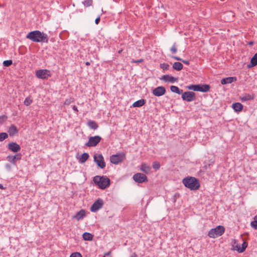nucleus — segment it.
Returning a JSON list of instances; mask_svg holds the SVG:
<instances>
[{
  "label": "nucleus",
  "mask_w": 257,
  "mask_h": 257,
  "mask_svg": "<svg viewBox=\"0 0 257 257\" xmlns=\"http://www.w3.org/2000/svg\"><path fill=\"white\" fill-rule=\"evenodd\" d=\"M172 53H175L177 52V49H171Z\"/></svg>",
  "instance_id": "nucleus-48"
},
{
  "label": "nucleus",
  "mask_w": 257,
  "mask_h": 257,
  "mask_svg": "<svg viewBox=\"0 0 257 257\" xmlns=\"http://www.w3.org/2000/svg\"><path fill=\"white\" fill-rule=\"evenodd\" d=\"M140 169L146 174H148L150 171L151 167L146 163H142L140 166Z\"/></svg>",
  "instance_id": "nucleus-19"
},
{
  "label": "nucleus",
  "mask_w": 257,
  "mask_h": 257,
  "mask_svg": "<svg viewBox=\"0 0 257 257\" xmlns=\"http://www.w3.org/2000/svg\"><path fill=\"white\" fill-rule=\"evenodd\" d=\"M143 62H144V59H139L138 60H133L132 61V63H142Z\"/></svg>",
  "instance_id": "nucleus-42"
},
{
  "label": "nucleus",
  "mask_w": 257,
  "mask_h": 257,
  "mask_svg": "<svg viewBox=\"0 0 257 257\" xmlns=\"http://www.w3.org/2000/svg\"><path fill=\"white\" fill-rule=\"evenodd\" d=\"M125 154L123 152L113 155L110 157V161L113 164H118L125 159Z\"/></svg>",
  "instance_id": "nucleus-6"
},
{
  "label": "nucleus",
  "mask_w": 257,
  "mask_h": 257,
  "mask_svg": "<svg viewBox=\"0 0 257 257\" xmlns=\"http://www.w3.org/2000/svg\"><path fill=\"white\" fill-rule=\"evenodd\" d=\"M73 109L76 112H78V111L77 107L75 105H74L73 106Z\"/></svg>",
  "instance_id": "nucleus-45"
},
{
  "label": "nucleus",
  "mask_w": 257,
  "mask_h": 257,
  "mask_svg": "<svg viewBox=\"0 0 257 257\" xmlns=\"http://www.w3.org/2000/svg\"><path fill=\"white\" fill-rule=\"evenodd\" d=\"M0 189H5V188L4 187L3 185L1 184H0Z\"/></svg>",
  "instance_id": "nucleus-49"
},
{
  "label": "nucleus",
  "mask_w": 257,
  "mask_h": 257,
  "mask_svg": "<svg viewBox=\"0 0 257 257\" xmlns=\"http://www.w3.org/2000/svg\"><path fill=\"white\" fill-rule=\"evenodd\" d=\"M89 154L87 153H83L79 159V162L83 164L89 158Z\"/></svg>",
  "instance_id": "nucleus-23"
},
{
  "label": "nucleus",
  "mask_w": 257,
  "mask_h": 257,
  "mask_svg": "<svg viewBox=\"0 0 257 257\" xmlns=\"http://www.w3.org/2000/svg\"><path fill=\"white\" fill-rule=\"evenodd\" d=\"M83 4L86 7H90L92 4V0H84Z\"/></svg>",
  "instance_id": "nucleus-34"
},
{
  "label": "nucleus",
  "mask_w": 257,
  "mask_h": 257,
  "mask_svg": "<svg viewBox=\"0 0 257 257\" xmlns=\"http://www.w3.org/2000/svg\"><path fill=\"white\" fill-rule=\"evenodd\" d=\"M8 117L6 115H3L0 116V124H3L7 119Z\"/></svg>",
  "instance_id": "nucleus-37"
},
{
  "label": "nucleus",
  "mask_w": 257,
  "mask_h": 257,
  "mask_svg": "<svg viewBox=\"0 0 257 257\" xmlns=\"http://www.w3.org/2000/svg\"><path fill=\"white\" fill-rule=\"evenodd\" d=\"M33 102V100L31 96L27 97L24 100V103L26 106L30 105Z\"/></svg>",
  "instance_id": "nucleus-33"
},
{
  "label": "nucleus",
  "mask_w": 257,
  "mask_h": 257,
  "mask_svg": "<svg viewBox=\"0 0 257 257\" xmlns=\"http://www.w3.org/2000/svg\"><path fill=\"white\" fill-rule=\"evenodd\" d=\"M100 17H98L96 19H95V22L96 23V24H98L99 23V22H100Z\"/></svg>",
  "instance_id": "nucleus-44"
},
{
  "label": "nucleus",
  "mask_w": 257,
  "mask_h": 257,
  "mask_svg": "<svg viewBox=\"0 0 257 257\" xmlns=\"http://www.w3.org/2000/svg\"><path fill=\"white\" fill-rule=\"evenodd\" d=\"M171 91L175 92L178 94H181L183 92V90L179 89V88L176 86H171L170 87Z\"/></svg>",
  "instance_id": "nucleus-30"
},
{
  "label": "nucleus",
  "mask_w": 257,
  "mask_h": 257,
  "mask_svg": "<svg viewBox=\"0 0 257 257\" xmlns=\"http://www.w3.org/2000/svg\"><path fill=\"white\" fill-rule=\"evenodd\" d=\"M133 179L136 182L142 183L148 182V178L146 175L142 173H136L133 176Z\"/></svg>",
  "instance_id": "nucleus-10"
},
{
  "label": "nucleus",
  "mask_w": 257,
  "mask_h": 257,
  "mask_svg": "<svg viewBox=\"0 0 257 257\" xmlns=\"http://www.w3.org/2000/svg\"><path fill=\"white\" fill-rule=\"evenodd\" d=\"M257 65V54H255L251 59L250 63L248 66V67H253Z\"/></svg>",
  "instance_id": "nucleus-24"
},
{
  "label": "nucleus",
  "mask_w": 257,
  "mask_h": 257,
  "mask_svg": "<svg viewBox=\"0 0 257 257\" xmlns=\"http://www.w3.org/2000/svg\"><path fill=\"white\" fill-rule=\"evenodd\" d=\"M8 148L9 150L14 153L18 152L21 150L20 145L15 142L10 143L8 145Z\"/></svg>",
  "instance_id": "nucleus-14"
},
{
  "label": "nucleus",
  "mask_w": 257,
  "mask_h": 257,
  "mask_svg": "<svg viewBox=\"0 0 257 257\" xmlns=\"http://www.w3.org/2000/svg\"><path fill=\"white\" fill-rule=\"evenodd\" d=\"M176 60H179V61H182V59H181L179 57H176V56H174L173 57Z\"/></svg>",
  "instance_id": "nucleus-46"
},
{
  "label": "nucleus",
  "mask_w": 257,
  "mask_h": 257,
  "mask_svg": "<svg viewBox=\"0 0 257 257\" xmlns=\"http://www.w3.org/2000/svg\"><path fill=\"white\" fill-rule=\"evenodd\" d=\"M236 78L235 77H228L225 78H223L221 80V83L222 85L230 84L232 82L235 81Z\"/></svg>",
  "instance_id": "nucleus-18"
},
{
  "label": "nucleus",
  "mask_w": 257,
  "mask_h": 257,
  "mask_svg": "<svg viewBox=\"0 0 257 257\" xmlns=\"http://www.w3.org/2000/svg\"><path fill=\"white\" fill-rule=\"evenodd\" d=\"M94 161L96 163L98 167L103 169L105 167V163L102 155L95 154L93 156Z\"/></svg>",
  "instance_id": "nucleus-7"
},
{
  "label": "nucleus",
  "mask_w": 257,
  "mask_h": 257,
  "mask_svg": "<svg viewBox=\"0 0 257 257\" xmlns=\"http://www.w3.org/2000/svg\"><path fill=\"white\" fill-rule=\"evenodd\" d=\"M7 46V44L4 40L1 41V42H0V47H4V48H5Z\"/></svg>",
  "instance_id": "nucleus-41"
},
{
  "label": "nucleus",
  "mask_w": 257,
  "mask_h": 257,
  "mask_svg": "<svg viewBox=\"0 0 257 257\" xmlns=\"http://www.w3.org/2000/svg\"><path fill=\"white\" fill-rule=\"evenodd\" d=\"M254 98V96L251 94H245L244 96L240 98L242 101H245L247 100H252Z\"/></svg>",
  "instance_id": "nucleus-27"
},
{
  "label": "nucleus",
  "mask_w": 257,
  "mask_h": 257,
  "mask_svg": "<svg viewBox=\"0 0 257 257\" xmlns=\"http://www.w3.org/2000/svg\"><path fill=\"white\" fill-rule=\"evenodd\" d=\"M86 216V211L84 209H81L78 211L75 215L72 216L73 219H75L77 221L82 219Z\"/></svg>",
  "instance_id": "nucleus-16"
},
{
  "label": "nucleus",
  "mask_w": 257,
  "mask_h": 257,
  "mask_svg": "<svg viewBox=\"0 0 257 257\" xmlns=\"http://www.w3.org/2000/svg\"><path fill=\"white\" fill-rule=\"evenodd\" d=\"M188 88L189 90L200 91V85H190L188 86Z\"/></svg>",
  "instance_id": "nucleus-29"
},
{
  "label": "nucleus",
  "mask_w": 257,
  "mask_h": 257,
  "mask_svg": "<svg viewBox=\"0 0 257 257\" xmlns=\"http://www.w3.org/2000/svg\"><path fill=\"white\" fill-rule=\"evenodd\" d=\"M249 44L250 46H251V45L253 44V42H250L249 43Z\"/></svg>",
  "instance_id": "nucleus-51"
},
{
  "label": "nucleus",
  "mask_w": 257,
  "mask_h": 257,
  "mask_svg": "<svg viewBox=\"0 0 257 257\" xmlns=\"http://www.w3.org/2000/svg\"><path fill=\"white\" fill-rule=\"evenodd\" d=\"M73 100L70 98L69 99H66L65 101L64 102V104L65 105H69L71 102H72Z\"/></svg>",
  "instance_id": "nucleus-43"
},
{
  "label": "nucleus",
  "mask_w": 257,
  "mask_h": 257,
  "mask_svg": "<svg viewBox=\"0 0 257 257\" xmlns=\"http://www.w3.org/2000/svg\"><path fill=\"white\" fill-rule=\"evenodd\" d=\"M152 93L156 96H161L165 94L166 89L163 86H158L153 90Z\"/></svg>",
  "instance_id": "nucleus-13"
},
{
  "label": "nucleus",
  "mask_w": 257,
  "mask_h": 257,
  "mask_svg": "<svg viewBox=\"0 0 257 257\" xmlns=\"http://www.w3.org/2000/svg\"><path fill=\"white\" fill-rule=\"evenodd\" d=\"M101 139V137L98 136L91 137L86 145L89 147H95L100 142Z\"/></svg>",
  "instance_id": "nucleus-11"
},
{
  "label": "nucleus",
  "mask_w": 257,
  "mask_h": 257,
  "mask_svg": "<svg viewBox=\"0 0 257 257\" xmlns=\"http://www.w3.org/2000/svg\"><path fill=\"white\" fill-rule=\"evenodd\" d=\"M225 231V228L222 225H218L215 228L211 229L208 233L209 237L215 238L222 235Z\"/></svg>",
  "instance_id": "nucleus-5"
},
{
  "label": "nucleus",
  "mask_w": 257,
  "mask_h": 257,
  "mask_svg": "<svg viewBox=\"0 0 257 257\" xmlns=\"http://www.w3.org/2000/svg\"><path fill=\"white\" fill-rule=\"evenodd\" d=\"M182 182L185 187L192 190H197L200 187L198 180L194 177H186L183 179Z\"/></svg>",
  "instance_id": "nucleus-3"
},
{
  "label": "nucleus",
  "mask_w": 257,
  "mask_h": 257,
  "mask_svg": "<svg viewBox=\"0 0 257 257\" xmlns=\"http://www.w3.org/2000/svg\"><path fill=\"white\" fill-rule=\"evenodd\" d=\"M36 76L40 79H45L51 76V72L47 69L39 70L36 72Z\"/></svg>",
  "instance_id": "nucleus-8"
},
{
  "label": "nucleus",
  "mask_w": 257,
  "mask_h": 257,
  "mask_svg": "<svg viewBox=\"0 0 257 257\" xmlns=\"http://www.w3.org/2000/svg\"><path fill=\"white\" fill-rule=\"evenodd\" d=\"M231 249L232 250H236L239 253H242L246 248L247 247V242L246 241H243V243L240 245V243L238 242V241L235 239H232L231 240Z\"/></svg>",
  "instance_id": "nucleus-4"
},
{
  "label": "nucleus",
  "mask_w": 257,
  "mask_h": 257,
  "mask_svg": "<svg viewBox=\"0 0 257 257\" xmlns=\"http://www.w3.org/2000/svg\"><path fill=\"white\" fill-rule=\"evenodd\" d=\"M161 79L165 82H169L171 83H173L178 80V78L169 75H164L162 76L161 78Z\"/></svg>",
  "instance_id": "nucleus-17"
},
{
  "label": "nucleus",
  "mask_w": 257,
  "mask_h": 257,
  "mask_svg": "<svg viewBox=\"0 0 257 257\" xmlns=\"http://www.w3.org/2000/svg\"><path fill=\"white\" fill-rule=\"evenodd\" d=\"M8 133L10 136H14L18 134V130L16 126L12 125L9 127Z\"/></svg>",
  "instance_id": "nucleus-20"
},
{
  "label": "nucleus",
  "mask_w": 257,
  "mask_h": 257,
  "mask_svg": "<svg viewBox=\"0 0 257 257\" xmlns=\"http://www.w3.org/2000/svg\"><path fill=\"white\" fill-rule=\"evenodd\" d=\"M12 64V60H6V61H4L3 62L4 65L6 67L10 66Z\"/></svg>",
  "instance_id": "nucleus-38"
},
{
  "label": "nucleus",
  "mask_w": 257,
  "mask_h": 257,
  "mask_svg": "<svg viewBox=\"0 0 257 257\" xmlns=\"http://www.w3.org/2000/svg\"><path fill=\"white\" fill-rule=\"evenodd\" d=\"M146 103V100L144 99H140L133 104V107H139L144 105Z\"/></svg>",
  "instance_id": "nucleus-22"
},
{
  "label": "nucleus",
  "mask_w": 257,
  "mask_h": 257,
  "mask_svg": "<svg viewBox=\"0 0 257 257\" xmlns=\"http://www.w3.org/2000/svg\"><path fill=\"white\" fill-rule=\"evenodd\" d=\"M182 61L185 64H187V65H188L189 64V61H185V60H182Z\"/></svg>",
  "instance_id": "nucleus-47"
},
{
  "label": "nucleus",
  "mask_w": 257,
  "mask_h": 257,
  "mask_svg": "<svg viewBox=\"0 0 257 257\" xmlns=\"http://www.w3.org/2000/svg\"><path fill=\"white\" fill-rule=\"evenodd\" d=\"M160 167L159 162L155 161L153 163V168L156 170H158Z\"/></svg>",
  "instance_id": "nucleus-36"
},
{
  "label": "nucleus",
  "mask_w": 257,
  "mask_h": 257,
  "mask_svg": "<svg viewBox=\"0 0 257 257\" xmlns=\"http://www.w3.org/2000/svg\"><path fill=\"white\" fill-rule=\"evenodd\" d=\"M93 182L99 189L104 190L110 185V180L106 176H96L93 177Z\"/></svg>",
  "instance_id": "nucleus-2"
},
{
  "label": "nucleus",
  "mask_w": 257,
  "mask_h": 257,
  "mask_svg": "<svg viewBox=\"0 0 257 257\" xmlns=\"http://www.w3.org/2000/svg\"><path fill=\"white\" fill-rule=\"evenodd\" d=\"M121 51H122V50H120V51H118V53H120Z\"/></svg>",
  "instance_id": "nucleus-52"
},
{
  "label": "nucleus",
  "mask_w": 257,
  "mask_h": 257,
  "mask_svg": "<svg viewBox=\"0 0 257 257\" xmlns=\"http://www.w3.org/2000/svg\"><path fill=\"white\" fill-rule=\"evenodd\" d=\"M70 257H82L81 254L77 252L72 253Z\"/></svg>",
  "instance_id": "nucleus-40"
},
{
  "label": "nucleus",
  "mask_w": 257,
  "mask_h": 257,
  "mask_svg": "<svg viewBox=\"0 0 257 257\" xmlns=\"http://www.w3.org/2000/svg\"><path fill=\"white\" fill-rule=\"evenodd\" d=\"M103 204V202L102 199H98L91 206L90 208L91 211L93 212H96V211L102 208Z\"/></svg>",
  "instance_id": "nucleus-12"
},
{
  "label": "nucleus",
  "mask_w": 257,
  "mask_h": 257,
  "mask_svg": "<svg viewBox=\"0 0 257 257\" xmlns=\"http://www.w3.org/2000/svg\"><path fill=\"white\" fill-rule=\"evenodd\" d=\"M85 64H86L87 66H88V65H89L90 64V63H89V62H86V63H85Z\"/></svg>",
  "instance_id": "nucleus-50"
},
{
  "label": "nucleus",
  "mask_w": 257,
  "mask_h": 257,
  "mask_svg": "<svg viewBox=\"0 0 257 257\" xmlns=\"http://www.w3.org/2000/svg\"><path fill=\"white\" fill-rule=\"evenodd\" d=\"M232 107L236 112H240L242 110L243 105L240 103L235 102L232 104Z\"/></svg>",
  "instance_id": "nucleus-21"
},
{
  "label": "nucleus",
  "mask_w": 257,
  "mask_h": 257,
  "mask_svg": "<svg viewBox=\"0 0 257 257\" xmlns=\"http://www.w3.org/2000/svg\"><path fill=\"white\" fill-rule=\"evenodd\" d=\"M88 126L93 130H96L98 127V125L97 123L93 120H89L87 122Z\"/></svg>",
  "instance_id": "nucleus-25"
},
{
  "label": "nucleus",
  "mask_w": 257,
  "mask_h": 257,
  "mask_svg": "<svg viewBox=\"0 0 257 257\" xmlns=\"http://www.w3.org/2000/svg\"><path fill=\"white\" fill-rule=\"evenodd\" d=\"M169 65L166 63H163L160 64V67L163 70L168 69Z\"/></svg>",
  "instance_id": "nucleus-39"
},
{
  "label": "nucleus",
  "mask_w": 257,
  "mask_h": 257,
  "mask_svg": "<svg viewBox=\"0 0 257 257\" xmlns=\"http://www.w3.org/2000/svg\"><path fill=\"white\" fill-rule=\"evenodd\" d=\"M8 137V135L6 133H0V141H3L6 139H7Z\"/></svg>",
  "instance_id": "nucleus-35"
},
{
  "label": "nucleus",
  "mask_w": 257,
  "mask_h": 257,
  "mask_svg": "<svg viewBox=\"0 0 257 257\" xmlns=\"http://www.w3.org/2000/svg\"><path fill=\"white\" fill-rule=\"evenodd\" d=\"M21 157L22 155L21 154H17L15 156H8L7 157V160L8 161L13 164L14 165H16L17 161L21 160Z\"/></svg>",
  "instance_id": "nucleus-15"
},
{
  "label": "nucleus",
  "mask_w": 257,
  "mask_h": 257,
  "mask_svg": "<svg viewBox=\"0 0 257 257\" xmlns=\"http://www.w3.org/2000/svg\"><path fill=\"white\" fill-rule=\"evenodd\" d=\"M251 226L254 229H257V215L253 218V221L250 223Z\"/></svg>",
  "instance_id": "nucleus-32"
},
{
  "label": "nucleus",
  "mask_w": 257,
  "mask_h": 257,
  "mask_svg": "<svg viewBox=\"0 0 257 257\" xmlns=\"http://www.w3.org/2000/svg\"><path fill=\"white\" fill-rule=\"evenodd\" d=\"M200 92H207L210 89V86L207 84L200 85Z\"/></svg>",
  "instance_id": "nucleus-31"
},
{
  "label": "nucleus",
  "mask_w": 257,
  "mask_h": 257,
  "mask_svg": "<svg viewBox=\"0 0 257 257\" xmlns=\"http://www.w3.org/2000/svg\"><path fill=\"white\" fill-rule=\"evenodd\" d=\"M182 98L188 102H191L196 99L195 93L192 91H186L182 93Z\"/></svg>",
  "instance_id": "nucleus-9"
},
{
  "label": "nucleus",
  "mask_w": 257,
  "mask_h": 257,
  "mask_svg": "<svg viewBox=\"0 0 257 257\" xmlns=\"http://www.w3.org/2000/svg\"><path fill=\"white\" fill-rule=\"evenodd\" d=\"M26 38L34 42L47 43L48 41V35L38 30L29 32Z\"/></svg>",
  "instance_id": "nucleus-1"
},
{
  "label": "nucleus",
  "mask_w": 257,
  "mask_h": 257,
  "mask_svg": "<svg viewBox=\"0 0 257 257\" xmlns=\"http://www.w3.org/2000/svg\"><path fill=\"white\" fill-rule=\"evenodd\" d=\"M183 65L180 62H175L173 65V68L177 71H180L183 68Z\"/></svg>",
  "instance_id": "nucleus-26"
},
{
  "label": "nucleus",
  "mask_w": 257,
  "mask_h": 257,
  "mask_svg": "<svg viewBox=\"0 0 257 257\" xmlns=\"http://www.w3.org/2000/svg\"><path fill=\"white\" fill-rule=\"evenodd\" d=\"M82 236L85 240H91L93 239V235L88 232H84Z\"/></svg>",
  "instance_id": "nucleus-28"
}]
</instances>
